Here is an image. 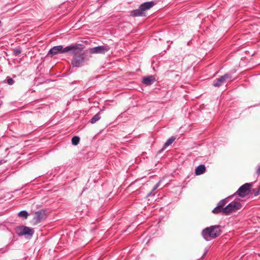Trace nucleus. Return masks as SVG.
Segmentation results:
<instances>
[{"mask_svg":"<svg viewBox=\"0 0 260 260\" xmlns=\"http://www.w3.org/2000/svg\"><path fill=\"white\" fill-rule=\"evenodd\" d=\"M241 208L242 204L240 202L237 201H232L226 206L225 210L227 212V215H229L233 211L240 210Z\"/></svg>","mask_w":260,"mask_h":260,"instance_id":"obj_8","label":"nucleus"},{"mask_svg":"<svg viewBox=\"0 0 260 260\" xmlns=\"http://www.w3.org/2000/svg\"><path fill=\"white\" fill-rule=\"evenodd\" d=\"M232 199V196H229L227 198H225L224 199L220 200L217 204V205L216 207H215L213 210L212 213L215 214H218L221 212L223 213L225 215H227V212L225 210L226 209V204L230 202Z\"/></svg>","mask_w":260,"mask_h":260,"instance_id":"obj_4","label":"nucleus"},{"mask_svg":"<svg viewBox=\"0 0 260 260\" xmlns=\"http://www.w3.org/2000/svg\"><path fill=\"white\" fill-rule=\"evenodd\" d=\"M207 253V250H206L205 251H204L205 254H206Z\"/></svg>","mask_w":260,"mask_h":260,"instance_id":"obj_28","label":"nucleus"},{"mask_svg":"<svg viewBox=\"0 0 260 260\" xmlns=\"http://www.w3.org/2000/svg\"><path fill=\"white\" fill-rule=\"evenodd\" d=\"M251 193L253 194L255 197L260 194V186L256 190L255 189H251Z\"/></svg>","mask_w":260,"mask_h":260,"instance_id":"obj_21","label":"nucleus"},{"mask_svg":"<svg viewBox=\"0 0 260 260\" xmlns=\"http://www.w3.org/2000/svg\"><path fill=\"white\" fill-rule=\"evenodd\" d=\"M109 49L110 48L108 46H99L89 48L88 50V52H89L90 54H105L106 52L108 51Z\"/></svg>","mask_w":260,"mask_h":260,"instance_id":"obj_9","label":"nucleus"},{"mask_svg":"<svg viewBox=\"0 0 260 260\" xmlns=\"http://www.w3.org/2000/svg\"><path fill=\"white\" fill-rule=\"evenodd\" d=\"M16 234L19 236H29L32 237L34 234V230L28 226L21 225L16 228Z\"/></svg>","mask_w":260,"mask_h":260,"instance_id":"obj_6","label":"nucleus"},{"mask_svg":"<svg viewBox=\"0 0 260 260\" xmlns=\"http://www.w3.org/2000/svg\"><path fill=\"white\" fill-rule=\"evenodd\" d=\"M175 139L176 138L174 136H172L170 138H169L164 144V148H166L169 145L172 144L174 142Z\"/></svg>","mask_w":260,"mask_h":260,"instance_id":"obj_16","label":"nucleus"},{"mask_svg":"<svg viewBox=\"0 0 260 260\" xmlns=\"http://www.w3.org/2000/svg\"><path fill=\"white\" fill-rule=\"evenodd\" d=\"M101 112H102V110H101L98 113H96L95 115H94L91 118V119L90 120L89 122L93 124V123H96L98 121H99L101 118Z\"/></svg>","mask_w":260,"mask_h":260,"instance_id":"obj_15","label":"nucleus"},{"mask_svg":"<svg viewBox=\"0 0 260 260\" xmlns=\"http://www.w3.org/2000/svg\"><path fill=\"white\" fill-rule=\"evenodd\" d=\"M3 83H7L9 85H12L14 84V83H15V81H14V80L12 78L8 76L6 78V80L3 81Z\"/></svg>","mask_w":260,"mask_h":260,"instance_id":"obj_20","label":"nucleus"},{"mask_svg":"<svg viewBox=\"0 0 260 260\" xmlns=\"http://www.w3.org/2000/svg\"><path fill=\"white\" fill-rule=\"evenodd\" d=\"M2 105V102H0V106H1Z\"/></svg>","mask_w":260,"mask_h":260,"instance_id":"obj_29","label":"nucleus"},{"mask_svg":"<svg viewBox=\"0 0 260 260\" xmlns=\"http://www.w3.org/2000/svg\"><path fill=\"white\" fill-rule=\"evenodd\" d=\"M76 49L73 51H71L69 53L74 54L72 59L71 60V65L73 68H80L84 66V63L88 60L87 57L88 50H84L83 52H80L83 51L85 48V46L81 44H75L72 45Z\"/></svg>","mask_w":260,"mask_h":260,"instance_id":"obj_1","label":"nucleus"},{"mask_svg":"<svg viewBox=\"0 0 260 260\" xmlns=\"http://www.w3.org/2000/svg\"><path fill=\"white\" fill-rule=\"evenodd\" d=\"M131 16L133 17H139L145 16V13L139 8L138 9L134 10L130 13Z\"/></svg>","mask_w":260,"mask_h":260,"instance_id":"obj_13","label":"nucleus"},{"mask_svg":"<svg viewBox=\"0 0 260 260\" xmlns=\"http://www.w3.org/2000/svg\"><path fill=\"white\" fill-rule=\"evenodd\" d=\"M160 181H159L158 182H157L153 187L152 190V191H154L155 190H156L159 186V184H160Z\"/></svg>","mask_w":260,"mask_h":260,"instance_id":"obj_22","label":"nucleus"},{"mask_svg":"<svg viewBox=\"0 0 260 260\" xmlns=\"http://www.w3.org/2000/svg\"><path fill=\"white\" fill-rule=\"evenodd\" d=\"M165 149V148H164V147H163L162 149H160L159 150H158V152H157V154H160V153H161L164 151V150Z\"/></svg>","mask_w":260,"mask_h":260,"instance_id":"obj_23","label":"nucleus"},{"mask_svg":"<svg viewBox=\"0 0 260 260\" xmlns=\"http://www.w3.org/2000/svg\"><path fill=\"white\" fill-rule=\"evenodd\" d=\"M1 91V90L0 89V92Z\"/></svg>","mask_w":260,"mask_h":260,"instance_id":"obj_30","label":"nucleus"},{"mask_svg":"<svg viewBox=\"0 0 260 260\" xmlns=\"http://www.w3.org/2000/svg\"><path fill=\"white\" fill-rule=\"evenodd\" d=\"M152 192H153V191H151V192H150L147 194V197H149V196H150V195L152 194Z\"/></svg>","mask_w":260,"mask_h":260,"instance_id":"obj_26","label":"nucleus"},{"mask_svg":"<svg viewBox=\"0 0 260 260\" xmlns=\"http://www.w3.org/2000/svg\"><path fill=\"white\" fill-rule=\"evenodd\" d=\"M18 216L20 217H22L24 219H26L28 215V212L26 210H22L18 213Z\"/></svg>","mask_w":260,"mask_h":260,"instance_id":"obj_18","label":"nucleus"},{"mask_svg":"<svg viewBox=\"0 0 260 260\" xmlns=\"http://www.w3.org/2000/svg\"><path fill=\"white\" fill-rule=\"evenodd\" d=\"M252 183H246L241 186L237 191L231 196H232V198L237 195L240 197L244 198L249 193H251V187L252 186Z\"/></svg>","mask_w":260,"mask_h":260,"instance_id":"obj_5","label":"nucleus"},{"mask_svg":"<svg viewBox=\"0 0 260 260\" xmlns=\"http://www.w3.org/2000/svg\"><path fill=\"white\" fill-rule=\"evenodd\" d=\"M80 141V138L78 136H74L72 138V143L73 145H77L79 144Z\"/></svg>","mask_w":260,"mask_h":260,"instance_id":"obj_19","label":"nucleus"},{"mask_svg":"<svg viewBox=\"0 0 260 260\" xmlns=\"http://www.w3.org/2000/svg\"><path fill=\"white\" fill-rule=\"evenodd\" d=\"M221 233L220 225H215L207 227L203 230L201 235L207 241L217 237Z\"/></svg>","mask_w":260,"mask_h":260,"instance_id":"obj_2","label":"nucleus"},{"mask_svg":"<svg viewBox=\"0 0 260 260\" xmlns=\"http://www.w3.org/2000/svg\"><path fill=\"white\" fill-rule=\"evenodd\" d=\"M74 46H72V45L68 46L64 48H63L62 45H58L55 46L51 48L49 51H48L47 55H50L51 57L53 56L59 54H62L65 53H69L71 51H73L75 49H76Z\"/></svg>","mask_w":260,"mask_h":260,"instance_id":"obj_3","label":"nucleus"},{"mask_svg":"<svg viewBox=\"0 0 260 260\" xmlns=\"http://www.w3.org/2000/svg\"><path fill=\"white\" fill-rule=\"evenodd\" d=\"M5 162H6V161L5 160H4V159L0 160V165L4 164Z\"/></svg>","mask_w":260,"mask_h":260,"instance_id":"obj_25","label":"nucleus"},{"mask_svg":"<svg viewBox=\"0 0 260 260\" xmlns=\"http://www.w3.org/2000/svg\"><path fill=\"white\" fill-rule=\"evenodd\" d=\"M155 81V78L154 76L151 75L143 78L142 82L144 84L146 85H150L153 84Z\"/></svg>","mask_w":260,"mask_h":260,"instance_id":"obj_11","label":"nucleus"},{"mask_svg":"<svg viewBox=\"0 0 260 260\" xmlns=\"http://www.w3.org/2000/svg\"><path fill=\"white\" fill-rule=\"evenodd\" d=\"M232 80V75L230 73H226L219 78L216 79L213 83V86L214 87H220L227 81Z\"/></svg>","mask_w":260,"mask_h":260,"instance_id":"obj_7","label":"nucleus"},{"mask_svg":"<svg viewBox=\"0 0 260 260\" xmlns=\"http://www.w3.org/2000/svg\"><path fill=\"white\" fill-rule=\"evenodd\" d=\"M13 55L15 56H19L22 52L21 48L19 46L13 49Z\"/></svg>","mask_w":260,"mask_h":260,"instance_id":"obj_17","label":"nucleus"},{"mask_svg":"<svg viewBox=\"0 0 260 260\" xmlns=\"http://www.w3.org/2000/svg\"><path fill=\"white\" fill-rule=\"evenodd\" d=\"M205 255H206V254H205V253H204L203 255L202 256V258H203Z\"/></svg>","mask_w":260,"mask_h":260,"instance_id":"obj_27","label":"nucleus"},{"mask_svg":"<svg viewBox=\"0 0 260 260\" xmlns=\"http://www.w3.org/2000/svg\"><path fill=\"white\" fill-rule=\"evenodd\" d=\"M206 171V167L204 165L198 166L195 170V174L196 175H200L203 174Z\"/></svg>","mask_w":260,"mask_h":260,"instance_id":"obj_14","label":"nucleus"},{"mask_svg":"<svg viewBox=\"0 0 260 260\" xmlns=\"http://www.w3.org/2000/svg\"><path fill=\"white\" fill-rule=\"evenodd\" d=\"M256 173L258 175L260 174V166L258 168V169L256 170Z\"/></svg>","mask_w":260,"mask_h":260,"instance_id":"obj_24","label":"nucleus"},{"mask_svg":"<svg viewBox=\"0 0 260 260\" xmlns=\"http://www.w3.org/2000/svg\"><path fill=\"white\" fill-rule=\"evenodd\" d=\"M46 216V212L44 210H41L35 212L34 220L36 223H40L42 219Z\"/></svg>","mask_w":260,"mask_h":260,"instance_id":"obj_10","label":"nucleus"},{"mask_svg":"<svg viewBox=\"0 0 260 260\" xmlns=\"http://www.w3.org/2000/svg\"><path fill=\"white\" fill-rule=\"evenodd\" d=\"M155 3L153 1L147 2L143 3L139 6V8L141 9L144 12L145 11L148 10L154 6Z\"/></svg>","mask_w":260,"mask_h":260,"instance_id":"obj_12","label":"nucleus"}]
</instances>
